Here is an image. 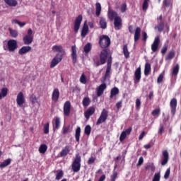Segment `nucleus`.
<instances>
[{"label": "nucleus", "mask_w": 181, "mask_h": 181, "mask_svg": "<svg viewBox=\"0 0 181 181\" xmlns=\"http://www.w3.org/2000/svg\"><path fill=\"white\" fill-rule=\"evenodd\" d=\"M105 88H107V84L105 83H102L101 85L99 86L97 90L98 97H101V95L104 94V90H105Z\"/></svg>", "instance_id": "obj_24"}, {"label": "nucleus", "mask_w": 181, "mask_h": 181, "mask_svg": "<svg viewBox=\"0 0 181 181\" xmlns=\"http://www.w3.org/2000/svg\"><path fill=\"white\" fill-rule=\"evenodd\" d=\"M71 110V103L70 101H66L64 104V115L69 117L70 115V111Z\"/></svg>", "instance_id": "obj_12"}, {"label": "nucleus", "mask_w": 181, "mask_h": 181, "mask_svg": "<svg viewBox=\"0 0 181 181\" xmlns=\"http://www.w3.org/2000/svg\"><path fill=\"white\" fill-rule=\"evenodd\" d=\"M132 132V127H129L125 131H123L119 136L120 142H124V139L127 138V135H130Z\"/></svg>", "instance_id": "obj_16"}, {"label": "nucleus", "mask_w": 181, "mask_h": 181, "mask_svg": "<svg viewBox=\"0 0 181 181\" xmlns=\"http://www.w3.org/2000/svg\"><path fill=\"white\" fill-rule=\"evenodd\" d=\"M23 42L24 45H32V42H33V31L32 28L28 29L27 35L23 38Z\"/></svg>", "instance_id": "obj_5"}, {"label": "nucleus", "mask_w": 181, "mask_h": 181, "mask_svg": "<svg viewBox=\"0 0 181 181\" xmlns=\"http://www.w3.org/2000/svg\"><path fill=\"white\" fill-rule=\"evenodd\" d=\"M169 162V153L168 151H163V159L161 160V165L162 166H165L168 165V163Z\"/></svg>", "instance_id": "obj_19"}, {"label": "nucleus", "mask_w": 181, "mask_h": 181, "mask_svg": "<svg viewBox=\"0 0 181 181\" xmlns=\"http://www.w3.org/2000/svg\"><path fill=\"white\" fill-rule=\"evenodd\" d=\"M108 49H103L100 52L99 57L98 56L94 57L93 63L96 67L107 63V59H108Z\"/></svg>", "instance_id": "obj_1"}, {"label": "nucleus", "mask_w": 181, "mask_h": 181, "mask_svg": "<svg viewBox=\"0 0 181 181\" xmlns=\"http://www.w3.org/2000/svg\"><path fill=\"white\" fill-rule=\"evenodd\" d=\"M59 98H60V90H59V88H56L52 92V100L54 103H57V101H59Z\"/></svg>", "instance_id": "obj_18"}, {"label": "nucleus", "mask_w": 181, "mask_h": 181, "mask_svg": "<svg viewBox=\"0 0 181 181\" xmlns=\"http://www.w3.org/2000/svg\"><path fill=\"white\" fill-rule=\"evenodd\" d=\"M151 64L146 63L144 66V75L149 76L151 74Z\"/></svg>", "instance_id": "obj_30"}, {"label": "nucleus", "mask_w": 181, "mask_h": 181, "mask_svg": "<svg viewBox=\"0 0 181 181\" xmlns=\"http://www.w3.org/2000/svg\"><path fill=\"white\" fill-rule=\"evenodd\" d=\"M118 94H119V89L117 87H114L110 90V98H114V97H115V95H118Z\"/></svg>", "instance_id": "obj_28"}, {"label": "nucleus", "mask_w": 181, "mask_h": 181, "mask_svg": "<svg viewBox=\"0 0 181 181\" xmlns=\"http://www.w3.org/2000/svg\"><path fill=\"white\" fill-rule=\"evenodd\" d=\"M62 129H63L62 134L64 135H66V134H68V132H70V126H68V127L64 126Z\"/></svg>", "instance_id": "obj_52"}, {"label": "nucleus", "mask_w": 181, "mask_h": 181, "mask_svg": "<svg viewBox=\"0 0 181 181\" xmlns=\"http://www.w3.org/2000/svg\"><path fill=\"white\" fill-rule=\"evenodd\" d=\"M144 163V157L141 156L139 159L136 166H141Z\"/></svg>", "instance_id": "obj_60"}, {"label": "nucleus", "mask_w": 181, "mask_h": 181, "mask_svg": "<svg viewBox=\"0 0 181 181\" xmlns=\"http://www.w3.org/2000/svg\"><path fill=\"white\" fill-rule=\"evenodd\" d=\"M90 103H91V100L88 97H85L82 100V104L84 107H88Z\"/></svg>", "instance_id": "obj_39"}, {"label": "nucleus", "mask_w": 181, "mask_h": 181, "mask_svg": "<svg viewBox=\"0 0 181 181\" xmlns=\"http://www.w3.org/2000/svg\"><path fill=\"white\" fill-rule=\"evenodd\" d=\"M52 51L62 53V52H63V47L62 45H54L52 47Z\"/></svg>", "instance_id": "obj_42"}, {"label": "nucleus", "mask_w": 181, "mask_h": 181, "mask_svg": "<svg viewBox=\"0 0 181 181\" xmlns=\"http://www.w3.org/2000/svg\"><path fill=\"white\" fill-rule=\"evenodd\" d=\"M123 54L126 59L129 57V52L128 51V45H127L123 46Z\"/></svg>", "instance_id": "obj_41"}, {"label": "nucleus", "mask_w": 181, "mask_h": 181, "mask_svg": "<svg viewBox=\"0 0 181 181\" xmlns=\"http://www.w3.org/2000/svg\"><path fill=\"white\" fill-rule=\"evenodd\" d=\"M8 95V88H1V93H0V100L5 98Z\"/></svg>", "instance_id": "obj_36"}, {"label": "nucleus", "mask_w": 181, "mask_h": 181, "mask_svg": "<svg viewBox=\"0 0 181 181\" xmlns=\"http://www.w3.org/2000/svg\"><path fill=\"white\" fill-rule=\"evenodd\" d=\"M71 59L73 61L74 64H76L77 63V49L76 48V45H73L71 47Z\"/></svg>", "instance_id": "obj_20"}, {"label": "nucleus", "mask_w": 181, "mask_h": 181, "mask_svg": "<svg viewBox=\"0 0 181 181\" xmlns=\"http://www.w3.org/2000/svg\"><path fill=\"white\" fill-rule=\"evenodd\" d=\"M63 60V54H61L59 53L57 54L56 56L52 59L51 64H50V69H53L56 67L60 62Z\"/></svg>", "instance_id": "obj_7"}, {"label": "nucleus", "mask_w": 181, "mask_h": 181, "mask_svg": "<svg viewBox=\"0 0 181 181\" xmlns=\"http://www.w3.org/2000/svg\"><path fill=\"white\" fill-rule=\"evenodd\" d=\"M30 50H32V47L23 46L18 50V54H20L21 56H23V54H26V53H29Z\"/></svg>", "instance_id": "obj_22"}, {"label": "nucleus", "mask_w": 181, "mask_h": 181, "mask_svg": "<svg viewBox=\"0 0 181 181\" xmlns=\"http://www.w3.org/2000/svg\"><path fill=\"white\" fill-rule=\"evenodd\" d=\"M88 33V25L87 24V21H84L81 33V36L82 37H86Z\"/></svg>", "instance_id": "obj_21"}, {"label": "nucleus", "mask_w": 181, "mask_h": 181, "mask_svg": "<svg viewBox=\"0 0 181 181\" xmlns=\"http://www.w3.org/2000/svg\"><path fill=\"white\" fill-rule=\"evenodd\" d=\"M145 170L148 172V173H151V175H153L155 173V165L149 163L146 165Z\"/></svg>", "instance_id": "obj_25"}, {"label": "nucleus", "mask_w": 181, "mask_h": 181, "mask_svg": "<svg viewBox=\"0 0 181 181\" xmlns=\"http://www.w3.org/2000/svg\"><path fill=\"white\" fill-rule=\"evenodd\" d=\"M40 153H46L47 151V145L46 144H41L38 149Z\"/></svg>", "instance_id": "obj_38"}, {"label": "nucleus", "mask_w": 181, "mask_h": 181, "mask_svg": "<svg viewBox=\"0 0 181 181\" xmlns=\"http://www.w3.org/2000/svg\"><path fill=\"white\" fill-rule=\"evenodd\" d=\"M92 46H91V43L88 42L83 47V51L85 52V53L88 54L90 53V52H91V49H92Z\"/></svg>", "instance_id": "obj_40"}, {"label": "nucleus", "mask_w": 181, "mask_h": 181, "mask_svg": "<svg viewBox=\"0 0 181 181\" xmlns=\"http://www.w3.org/2000/svg\"><path fill=\"white\" fill-rule=\"evenodd\" d=\"M159 47V36H157L151 45V50L155 53V52H158V49Z\"/></svg>", "instance_id": "obj_23"}, {"label": "nucleus", "mask_w": 181, "mask_h": 181, "mask_svg": "<svg viewBox=\"0 0 181 181\" xmlns=\"http://www.w3.org/2000/svg\"><path fill=\"white\" fill-rule=\"evenodd\" d=\"M142 36H143V40L144 42H146V39H148V34H146V32L142 33Z\"/></svg>", "instance_id": "obj_64"}, {"label": "nucleus", "mask_w": 181, "mask_h": 181, "mask_svg": "<svg viewBox=\"0 0 181 181\" xmlns=\"http://www.w3.org/2000/svg\"><path fill=\"white\" fill-rule=\"evenodd\" d=\"M122 107V100H120L116 103L117 110H119Z\"/></svg>", "instance_id": "obj_62"}, {"label": "nucleus", "mask_w": 181, "mask_h": 181, "mask_svg": "<svg viewBox=\"0 0 181 181\" xmlns=\"http://www.w3.org/2000/svg\"><path fill=\"white\" fill-rule=\"evenodd\" d=\"M120 11L122 12V13H124V12H125L127 11V4H123L121 6V8Z\"/></svg>", "instance_id": "obj_58"}, {"label": "nucleus", "mask_w": 181, "mask_h": 181, "mask_svg": "<svg viewBox=\"0 0 181 181\" xmlns=\"http://www.w3.org/2000/svg\"><path fill=\"white\" fill-rule=\"evenodd\" d=\"M180 69V66H179V64H177L175 66H173L172 76H174V77H177V74H179Z\"/></svg>", "instance_id": "obj_31"}, {"label": "nucleus", "mask_w": 181, "mask_h": 181, "mask_svg": "<svg viewBox=\"0 0 181 181\" xmlns=\"http://www.w3.org/2000/svg\"><path fill=\"white\" fill-rule=\"evenodd\" d=\"M95 15L96 16H100L101 15V4L96 3L95 4Z\"/></svg>", "instance_id": "obj_37"}, {"label": "nucleus", "mask_w": 181, "mask_h": 181, "mask_svg": "<svg viewBox=\"0 0 181 181\" xmlns=\"http://www.w3.org/2000/svg\"><path fill=\"white\" fill-rule=\"evenodd\" d=\"M30 101H31L32 104H35L37 102V98H36V95L34 94L31 95L30 97Z\"/></svg>", "instance_id": "obj_51"}, {"label": "nucleus", "mask_w": 181, "mask_h": 181, "mask_svg": "<svg viewBox=\"0 0 181 181\" xmlns=\"http://www.w3.org/2000/svg\"><path fill=\"white\" fill-rule=\"evenodd\" d=\"M141 37V28L136 27L134 32V42H136Z\"/></svg>", "instance_id": "obj_27"}, {"label": "nucleus", "mask_w": 181, "mask_h": 181, "mask_svg": "<svg viewBox=\"0 0 181 181\" xmlns=\"http://www.w3.org/2000/svg\"><path fill=\"white\" fill-rule=\"evenodd\" d=\"M9 32H10V35L11 37L16 38L18 37V31L16 30H12V28H9L8 29Z\"/></svg>", "instance_id": "obj_47"}, {"label": "nucleus", "mask_w": 181, "mask_h": 181, "mask_svg": "<svg viewBox=\"0 0 181 181\" xmlns=\"http://www.w3.org/2000/svg\"><path fill=\"white\" fill-rule=\"evenodd\" d=\"M141 66H139L134 71V84H138V83L141 81Z\"/></svg>", "instance_id": "obj_15"}, {"label": "nucleus", "mask_w": 181, "mask_h": 181, "mask_svg": "<svg viewBox=\"0 0 181 181\" xmlns=\"http://www.w3.org/2000/svg\"><path fill=\"white\" fill-rule=\"evenodd\" d=\"M80 83H81V84H87V77L86 76V74H81L80 77Z\"/></svg>", "instance_id": "obj_46"}, {"label": "nucleus", "mask_w": 181, "mask_h": 181, "mask_svg": "<svg viewBox=\"0 0 181 181\" xmlns=\"http://www.w3.org/2000/svg\"><path fill=\"white\" fill-rule=\"evenodd\" d=\"M117 16H118V13H117L116 11H114L112 10L109 11L108 18H109L110 21H114V19H115V18H117Z\"/></svg>", "instance_id": "obj_29"}, {"label": "nucleus", "mask_w": 181, "mask_h": 181, "mask_svg": "<svg viewBox=\"0 0 181 181\" xmlns=\"http://www.w3.org/2000/svg\"><path fill=\"white\" fill-rule=\"evenodd\" d=\"M166 52H168V45H165L163 46V47L161 49V54L163 55V54H166Z\"/></svg>", "instance_id": "obj_57"}, {"label": "nucleus", "mask_w": 181, "mask_h": 181, "mask_svg": "<svg viewBox=\"0 0 181 181\" xmlns=\"http://www.w3.org/2000/svg\"><path fill=\"white\" fill-rule=\"evenodd\" d=\"M81 134V128L78 127L76 129L75 139L76 142H80V134Z\"/></svg>", "instance_id": "obj_34"}, {"label": "nucleus", "mask_w": 181, "mask_h": 181, "mask_svg": "<svg viewBox=\"0 0 181 181\" xmlns=\"http://www.w3.org/2000/svg\"><path fill=\"white\" fill-rule=\"evenodd\" d=\"M63 176H64V173H63V170H59L57 172V175H56V180H60V179H62V177H63Z\"/></svg>", "instance_id": "obj_43"}, {"label": "nucleus", "mask_w": 181, "mask_h": 181, "mask_svg": "<svg viewBox=\"0 0 181 181\" xmlns=\"http://www.w3.org/2000/svg\"><path fill=\"white\" fill-rule=\"evenodd\" d=\"M152 181H159V173L155 174Z\"/></svg>", "instance_id": "obj_63"}, {"label": "nucleus", "mask_w": 181, "mask_h": 181, "mask_svg": "<svg viewBox=\"0 0 181 181\" xmlns=\"http://www.w3.org/2000/svg\"><path fill=\"white\" fill-rule=\"evenodd\" d=\"M49 122H47L45 124H44V134H49Z\"/></svg>", "instance_id": "obj_53"}, {"label": "nucleus", "mask_w": 181, "mask_h": 181, "mask_svg": "<svg viewBox=\"0 0 181 181\" xmlns=\"http://www.w3.org/2000/svg\"><path fill=\"white\" fill-rule=\"evenodd\" d=\"M107 118H108V111L103 109L101 112L100 116L96 122V125H100V124L105 122V121H107Z\"/></svg>", "instance_id": "obj_6"}, {"label": "nucleus", "mask_w": 181, "mask_h": 181, "mask_svg": "<svg viewBox=\"0 0 181 181\" xmlns=\"http://www.w3.org/2000/svg\"><path fill=\"white\" fill-rule=\"evenodd\" d=\"M112 64V57L110 56L107 59L106 72H105V76L103 77L104 81H106L107 78H108V77H110V72L111 71V65Z\"/></svg>", "instance_id": "obj_8"}, {"label": "nucleus", "mask_w": 181, "mask_h": 181, "mask_svg": "<svg viewBox=\"0 0 181 181\" xmlns=\"http://www.w3.org/2000/svg\"><path fill=\"white\" fill-rule=\"evenodd\" d=\"M99 45L101 49H107L111 45V38L108 35H103L99 37Z\"/></svg>", "instance_id": "obj_3"}, {"label": "nucleus", "mask_w": 181, "mask_h": 181, "mask_svg": "<svg viewBox=\"0 0 181 181\" xmlns=\"http://www.w3.org/2000/svg\"><path fill=\"white\" fill-rule=\"evenodd\" d=\"M152 115L153 117H156V115H159V108H157L152 112Z\"/></svg>", "instance_id": "obj_61"}, {"label": "nucleus", "mask_w": 181, "mask_h": 181, "mask_svg": "<svg viewBox=\"0 0 181 181\" xmlns=\"http://www.w3.org/2000/svg\"><path fill=\"white\" fill-rule=\"evenodd\" d=\"M71 169L74 173L80 172V169H81V156L80 153L76 154L71 164Z\"/></svg>", "instance_id": "obj_2"}, {"label": "nucleus", "mask_w": 181, "mask_h": 181, "mask_svg": "<svg viewBox=\"0 0 181 181\" xmlns=\"http://www.w3.org/2000/svg\"><path fill=\"white\" fill-rule=\"evenodd\" d=\"M114 25L115 30H119L122 28V18L119 16H116L115 18Z\"/></svg>", "instance_id": "obj_14"}, {"label": "nucleus", "mask_w": 181, "mask_h": 181, "mask_svg": "<svg viewBox=\"0 0 181 181\" xmlns=\"http://www.w3.org/2000/svg\"><path fill=\"white\" fill-rule=\"evenodd\" d=\"M16 103H17V105H18V107H21L22 105H23V104H25V95H23V92H20L17 95Z\"/></svg>", "instance_id": "obj_11"}, {"label": "nucleus", "mask_w": 181, "mask_h": 181, "mask_svg": "<svg viewBox=\"0 0 181 181\" xmlns=\"http://www.w3.org/2000/svg\"><path fill=\"white\" fill-rule=\"evenodd\" d=\"M95 112V107L94 106L89 107L86 111L84 112V117L86 119H90L91 117Z\"/></svg>", "instance_id": "obj_13"}, {"label": "nucleus", "mask_w": 181, "mask_h": 181, "mask_svg": "<svg viewBox=\"0 0 181 181\" xmlns=\"http://www.w3.org/2000/svg\"><path fill=\"white\" fill-rule=\"evenodd\" d=\"M11 162H12V160L11 158H8L5 160L3 163L0 164L1 169H4V168H6V166H9Z\"/></svg>", "instance_id": "obj_32"}, {"label": "nucleus", "mask_w": 181, "mask_h": 181, "mask_svg": "<svg viewBox=\"0 0 181 181\" xmlns=\"http://www.w3.org/2000/svg\"><path fill=\"white\" fill-rule=\"evenodd\" d=\"M117 177H118V173L113 171V174L110 176V181L117 180Z\"/></svg>", "instance_id": "obj_50"}, {"label": "nucleus", "mask_w": 181, "mask_h": 181, "mask_svg": "<svg viewBox=\"0 0 181 181\" xmlns=\"http://www.w3.org/2000/svg\"><path fill=\"white\" fill-rule=\"evenodd\" d=\"M95 162V157L91 156L88 160V165H93Z\"/></svg>", "instance_id": "obj_56"}, {"label": "nucleus", "mask_w": 181, "mask_h": 181, "mask_svg": "<svg viewBox=\"0 0 181 181\" xmlns=\"http://www.w3.org/2000/svg\"><path fill=\"white\" fill-rule=\"evenodd\" d=\"M4 50H8V52L13 53L18 49V41L16 40H9L7 42V45H4Z\"/></svg>", "instance_id": "obj_4"}, {"label": "nucleus", "mask_w": 181, "mask_h": 181, "mask_svg": "<svg viewBox=\"0 0 181 181\" xmlns=\"http://www.w3.org/2000/svg\"><path fill=\"white\" fill-rule=\"evenodd\" d=\"M163 4L165 6H167L168 8H169V6H172V4H170V0H164Z\"/></svg>", "instance_id": "obj_59"}, {"label": "nucleus", "mask_w": 181, "mask_h": 181, "mask_svg": "<svg viewBox=\"0 0 181 181\" xmlns=\"http://www.w3.org/2000/svg\"><path fill=\"white\" fill-rule=\"evenodd\" d=\"M81 22H83V16L79 15L75 19V23L74 24V31L76 33H78V30L80 29V25H81Z\"/></svg>", "instance_id": "obj_9"}, {"label": "nucleus", "mask_w": 181, "mask_h": 181, "mask_svg": "<svg viewBox=\"0 0 181 181\" xmlns=\"http://www.w3.org/2000/svg\"><path fill=\"white\" fill-rule=\"evenodd\" d=\"M71 151V146L66 145L60 152V158H66Z\"/></svg>", "instance_id": "obj_17"}, {"label": "nucleus", "mask_w": 181, "mask_h": 181, "mask_svg": "<svg viewBox=\"0 0 181 181\" xmlns=\"http://www.w3.org/2000/svg\"><path fill=\"white\" fill-rule=\"evenodd\" d=\"M99 23L101 29H107V21L105 18L100 17Z\"/></svg>", "instance_id": "obj_35"}, {"label": "nucleus", "mask_w": 181, "mask_h": 181, "mask_svg": "<svg viewBox=\"0 0 181 181\" xmlns=\"http://www.w3.org/2000/svg\"><path fill=\"white\" fill-rule=\"evenodd\" d=\"M54 124H53V131H56V129H59L60 128V117H54L53 119Z\"/></svg>", "instance_id": "obj_26"}, {"label": "nucleus", "mask_w": 181, "mask_h": 181, "mask_svg": "<svg viewBox=\"0 0 181 181\" xmlns=\"http://www.w3.org/2000/svg\"><path fill=\"white\" fill-rule=\"evenodd\" d=\"M136 109H141V100L139 98L136 99Z\"/></svg>", "instance_id": "obj_55"}, {"label": "nucleus", "mask_w": 181, "mask_h": 181, "mask_svg": "<svg viewBox=\"0 0 181 181\" xmlns=\"http://www.w3.org/2000/svg\"><path fill=\"white\" fill-rule=\"evenodd\" d=\"M149 7V0H144L143 3L142 9L144 12H146L148 8Z\"/></svg>", "instance_id": "obj_45"}, {"label": "nucleus", "mask_w": 181, "mask_h": 181, "mask_svg": "<svg viewBox=\"0 0 181 181\" xmlns=\"http://www.w3.org/2000/svg\"><path fill=\"white\" fill-rule=\"evenodd\" d=\"M173 57H175V51L171 50L169 52L168 54L165 57V60H172V59H173Z\"/></svg>", "instance_id": "obj_44"}, {"label": "nucleus", "mask_w": 181, "mask_h": 181, "mask_svg": "<svg viewBox=\"0 0 181 181\" xmlns=\"http://www.w3.org/2000/svg\"><path fill=\"white\" fill-rule=\"evenodd\" d=\"M84 133L88 136L91 134V126H90V124L86 126Z\"/></svg>", "instance_id": "obj_48"}, {"label": "nucleus", "mask_w": 181, "mask_h": 181, "mask_svg": "<svg viewBox=\"0 0 181 181\" xmlns=\"http://www.w3.org/2000/svg\"><path fill=\"white\" fill-rule=\"evenodd\" d=\"M12 23H16L17 25H19V26L21 28H23V26H25V25H26V23H25V22L22 23L16 19L13 20Z\"/></svg>", "instance_id": "obj_49"}, {"label": "nucleus", "mask_w": 181, "mask_h": 181, "mask_svg": "<svg viewBox=\"0 0 181 181\" xmlns=\"http://www.w3.org/2000/svg\"><path fill=\"white\" fill-rule=\"evenodd\" d=\"M170 112L173 116L176 114V108L177 107V99L175 98L171 99L170 102Z\"/></svg>", "instance_id": "obj_10"}, {"label": "nucleus", "mask_w": 181, "mask_h": 181, "mask_svg": "<svg viewBox=\"0 0 181 181\" xmlns=\"http://www.w3.org/2000/svg\"><path fill=\"white\" fill-rule=\"evenodd\" d=\"M6 5L8 6H18V1L16 0H4Z\"/></svg>", "instance_id": "obj_33"}, {"label": "nucleus", "mask_w": 181, "mask_h": 181, "mask_svg": "<svg viewBox=\"0 0 181 181\" xmlns=\"http://www.w3.org/2000/svg\"><path fill=\"white\" fill-rule=\"evenodd\" d=\"M169 176H170V168H168L164 175V178L169 179Z\"/></svg>", "instance_id": "obj_54"}]
</instances>
